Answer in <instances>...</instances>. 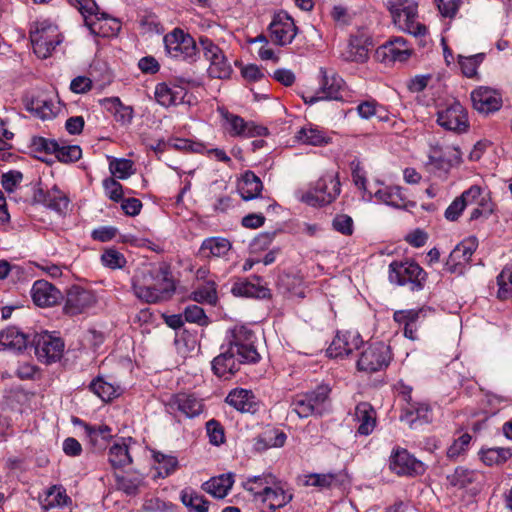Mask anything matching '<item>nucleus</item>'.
I'll return each mask as SVG.
<instances>
[{"mask_svg": "<svg viewBox=\"0 0 512 512\" xmlns=\"http://www.w3.org/2000/svg\"><path fill=\"white\" fill-rule=\"evenodd\" d=\"M132 289L138 299L155 304L170 299L176 287L170 267L161 263L138 269L132 278Z\"/></svg>", "mask_w": 512, "mask_h": 512, "instance_id": "f257e3e1", "label": "nucleus"}, {"mask_svg": "<svg viewBox=\"0 0 512 512\" xmlns=\"http://www.w3.org/2000/svg\"><path fill=\"white\" fill-rule=\"evenodd\" d=\"M243 488L252 494L255 502L267 503L271 511L284 507L293 498L291 493L285 491L276 482L272 474L250 477L243 482Z\"/></svg>", "mask_w": 512, "mask_h": 512, "instance_id": "f03ea898", "label": "nucleus"}, {"mask_svg": "<svg viewBox=\"0 0 512 512\" xmlns=\"http://www.w3.org/2000/svg\"><path fill=\"white\" fill-rule=\"evenodd\" d=\"M331 388L321 384L314 390L295 395L290 407L299 418L322 416L329 410Z\"/></svg>", "mask_w": 512, "mask_h": 512, "instance_id": "7ed1b4c3", "label": "nucleus"}, {"mask_svg": "<svg viewBox=\"0 0 512 512\" xmlns=\"http://www.w3.org/2000/svg\"><path fill=\"white\" fill-rule=\"evenodd\" d=\"M29 37L34 53L41 59L50 57L63 41L58 27L47 20L35 22L30 29Z\"/></svg>", "mask_w": 512, "mask_h": 512, "instance_id": "20e7f679", "label": "nucleus"}, {"mask_svg": "<svg viewBox=\"0 0 512 512\" xmlns=\"http://www.w3.org/2000/svg\"><path fill=\"white\" fill-rule=\"evenodd\" d=\"M166 55L170 58L196 62L199 58V50L195 39L181 28H174L163 37Z\"/></svg>", "mask_w": 512, "mask_h": 512, "instance_id": "39448f33", "label": "nucleus"}, {"mask_svg": "<svg viewBox=\"0 0 512 512\" xmlns=\"http://www.w3.org/2000/svg\"><path fill=\"white\" fill-rule=\"evenodd\" d=\"M388 8L392 14L395 25L413 35L420 36L426 33V27L417 22V4L413 0H388Z\"/></svg>", "mask_w": 512, "mask_h": 512, "instance_id": "423d86ee", "label": "nucleus"}, {"mask_svg": "<svg viewBox=\"0 0 512 512\" xmlns=\"http://www.w3.org/2000/svg\"><path fill=\"white\" fill-rule=\"evenodd\" d=\"M340 186L338 176L327 173L320 177L314 186L301 196V201L314 207L328 205L340 194Z\"/></svg>", "mask_w": 512, "mask_h": 512, "instance_id": "0eeeda50", "label": "nucleus"}, {"mask_svg": "<svg viewBox=\"0 0 512 512\" xmlns=\"http://www.w3.org/2000/svg\"><path fill=\"white\" fill-rule=\"evenodd\" d=\"M255 341L256 336L251 329L244 325H237L230 330L226 347L239 355L242 361L256 363L260 356L256 350Z\"/></svg>", "mask_w": 512, "mask_h": 512, "instance_id": "6e6552de", "label": "nucleus"}, {"mask_svg": "<svg viewBox=\"0 0 512 512\" xmlns=\"http://www.w3.org/2000/svg\"><path fill=\"white\" fill-rule=\"evenodd\" d=\"M203 56L209 61L208 75L215 79H227L233 69L222 49L207 36L199 37Z\"/></svg>", "mask_w": 512, "mask_h": 512, "instance_id": "1a4fd4ad", "label": "nucleus"}, {"mask_svg": "<svg viewBox=\"0 0 512 512\" xmlns=\"http://www.w3.org/2000/svg\"><path fill=\"white\" fill-rule=\"evenodd\" d=\"M426 276V272L415 262L393 261L389 265L390 282L400 286L411 284V290H421Z\"/></svg>", "mask_w": 512, "mask_h": 512, "instance_id": "9d476101", "label": "nucleus"}, {"mask_svg": "<svg viewBox=\"0 0 512 512\" xmlns=\"http://www.w3.org/2000/svg\"><path fill=\"white\" fill-rule=\"evenodd\" d=\"M391 360L389 346L383 342L369 345L360 355L357 361L359 371L374 373L386 368Z\"/></svg>", "mask_w": 512, "mask_h": 512, "instance_id": "9b49d317", "label": "nucleus"}, {"mask_svg": "<svg viewBox=\"0 0 512 512\" xmlns=\"http://www.w3.org/2000/svg\"><path fill=\"white\" fill-rule=\"evenodd\" d=\"M35 355L38 360L45 364L59 361L64 352V341L48 332L36 334L33 338Z\"/></svg>", "mask_w": 512, "mask_h": 512, "instance_id": "f8f14e48", "label": "nucleus"}, {"mask_svg": "<svg viewBox=\"0 0 512 512\" xmlns=\"http://www.w3.org/2000/svg\"><path fill=\"white\" fill-rule=\"evenodd\" d=\"M268 30L271 41L279 46H286L292 43L298 33V27L294 19L284 11L274 15Z\"/></svg>", "mask_w": 512, "mask_h": 512, "instance_id": "ddd939ff", "label": "nucleus"}, {"mask_svg": "<svg viewBox=\"0 0 512 512\" xmlns=\"http://www.w3.org/2000/svg\"><path fill=\"white\" fill-rule=\"evenodd\" d=\"M95 303L96 298L93 292L74 285L66 292L63 312L69 316L78 315L93 307Z\"/></svg>", "mask_w": 512, "mask_h": 512, "instance_id": "4468645a", "label": "nucleus"}, {"mask_svg": "<svg viewBox=\"0 0 512 512\" xmlns=\"http://www.w3.org/2000/svg\"><path fill=\"white\" fill-rule=\"evenodd\" d=\"M262 189V181L250 170L246 171L242 175V178L238 183V192L243 200L249 201L259 199L257 208L268 210L273 206V202L270 198L261 196Z\"/></svg>", "mask_w": 512, "mask_h": 512, "instance_id": "2eb2a0df", "label": "nucleus"}, {"mask_svg": "<svg viewBox=\"0 0 512 512\" xmlns=\"http://www.w3.org/2000/svg\"><path fill=\"white\" fill-rule=\"evenodd\" d=\"M437 123L446 130L464 132L468 128V116L457 101L437 112Z\"/></svg>", "mask_w": 512, "mask_h": 512, "instance_id": "dca6fc26", "label": "nucleus"}, {"mask_svg": "<svg viewBox=\"0 0 512 512\" xmlns=\"http://www.w3.org/2000/svg\"><path fill=\"white\" fill-rule=\"evenodd\" d=\"M389 467L397 475L415 476L425 471L424 464L403 448L393 450Z\"/></svg>", "mask_w": 512, "mask_h": 512, "instance_id": "f3484780", "label": "nucleus"}, {"mask_svg": "<svg viewBox=\"0 0 512 512\" xmlns=\"http://www.w3.org/2000/svg\"><path fill=\"white\" fill-rule=\"evenodd\" d=\"M222 117L226 122V129L231 136L250 138L263 136L268 133L266 127L256 125L252 121L247 122L242 117L228 111L222 112Z\"/></svg>", "mask_w": 512, "mask_h": 512, "instance_id": "a211bd4d", "label": "nucleus"}, {"mask_svg": "<svg viewBox=\"0 0 512 512\" xmlns=\"http://www.w3.org/2000/svg\"><path fill=\"white\" fill-rule=\"evenodd\" d=\"M474 239H465L460 242L450 253L446 263L445 270L452 274H462L465 265L469 263L476 250Z\"/></svg>", "mask_w": 512, "mask_h": 512, "instance_id": "6ab92c4d", "label": "nucleus"}, {"mask_svg": "<svg viewBox=\"0 0 512 512\" xmlns=\"http://www.w3.org/2000/svg\"><path fill=\"white\" fill-rule=\"evenodd\" d=\"M221 349L222 352L212 361V370L218 377L229 379L240 369L241 364L248 362L242 361L239 355L225 345Z\"/></svg>", "mask_w": 512, "mask_h": 512, "instance_id": "aec40b11", "label": "nucleus"}, {"mask_svg": "<svg viewBox=\"0 0 512 512\" xmlns=\"http://www.w3.org/2000/svg\"><path fill=\"white\" fill-rule=\"evenodd\" d=\"M33 202L43 204L47 208L56 211L59 214L65 213L69 206V198L57 186L44 191L40 187H35L33 193Z\"/></svg>", "mask_w": 512, "mask_h": 512, "instance_id": "412c9836", "label": "nucleus"}, {"mask_svg": "<svg viewBox=\"0 0 512 512\" xmlns=\"http://www.w3.org/2000/svg\"><path fill=\"white\" fill-rule=\"evenodd\" d=\"M167 408L170 411H179L188 418H194L203 412V403L194 394L182 392L169 398Z\"/></svg>", "mask_w": 512, "mask_h": 512, "instance_id": "4be33fe9", "label": "nucleus"}, {"mask_svg": "<svg viewBox=\"0 0 512 512\" xmlns=\"http://www.w3.org/2000/svg\"><path fill=\"white\" fill-rule=\"evenodd\" d=\"M473 107L480 113L489 114L499 110L502 106V97L489 87H479L471 93Z\"/></svg>", "mask_w": 512, "mask_h": 512, "instance_id": "5701e85b", "label": "nucleus"}, {"mask_svg": "<svg viewBox=\"0 0 512 512\" xmlns=\"http://www.w3.org/2000/svg\"><path fill=\"white\" fill-rule=\"evenodd\" d=\"M400 421L407 424L411 429H418L432 421L431 408L427 403L420 401L409 406H403Z\"/></svg>", "mask_w": 512, "mask_h": 512, "instance_id": "b1692460", "label": "nucleus"}, {"mask_svg": "<svg viewBox=\"0 0 512 512\" xmlns=\"http://www.w3.org/2000/svg\"><path fill=\"white\" fill-rule=\"evenodd\" d=\"M31 297L39 307H51L63 299L59 289L46 280H37L31 288Z\"/></svg>", "mask_w": 512, "mask_h": 512, "instance_id": "393cba45", "label": "nucleus"}, {"mask_svg": "<svg viewBox=\"0 0 512 512\" xmlns=\"http://www.w3.org/2000/svg\"><path fill=\"white\" fill-rule=\"evenodd\" d=\"M322 81L319 93L324 100H343V92H345L344 80L336 73L329 74L325 68H320Z\"/></svg>", "mask_w": 512, "mask_h": 512, "instance_id": "a878e982", "label": "nucleus"}, {"mask_svg": "<svg viewBox=\"0 0 512 512\" xmlns=\"http://www.w3.org/2000/svg\"><path fill=\"white\" fill-rule=\"evenodd\" d=\"M70 3L78 9L84 18L85 25L94 34H100L101 27L99 22L105 17V13H100L94 0H70Z\"/></svg>", "mask_w": 512, "mask_h": 512, "instance_id": "bb28decb", "label": "nucleus"}, {"mask_svg": "<svg viewBox=\"0 0 512 512\" xmlns=\"http://www.w3.org/2000/svg\"><path fill=\"white\" fill-rule=\"evenodd\" d=\"M225 402L242 413H255L258 409L253 392L243 388L230 391Z\"/></svg>", "mask_w": 512, "mask_h": 512, "instance_id": "cd10ccee", "label": "nucleus"}, {"mask_svg": "<svg viewBox=\"0 0 512 512\" xmlns=\"http://www.w3.org/2000/svg\"><path fill=\"white\" fill-rule=\"evenodd\" d=\"M360 344L359 335L347 333H338L327 349V353L334 358L350 355Z\"/></svg>", "mask_w": 512, "mask_h": 512, "instance_id": "c85d7f7f", "label": "nucleus"}, {"mask_svg": "<svg viewBox=\"0 0 512 512\" xmlns=\"http://www.w3.org/2000/svg\"><path fill=\"white\" fill-rule=\"evenodd\" d=\"M354 419L359 422L357 432L360 435H370L376 426V411L368 402H360L356 405Z\"/></svg>", "mask_w": 512, "mask_h": 512, "instance_id": "c756f323", "label": "nucleus"}, {"mask_svg": "<svg viewBox=\"0 0 512 512\" xmlns=\"http://www.w3.org/2000/svg\"><path fill=\"white\" fill-rule=\"evenodd\" d=\"M378 53H382L383 57L390 61L404 62L409 59L412 50L408 47L403 37H395L384 44Z\"/></svg>", "mask_w": 512, "mask_h": 512, "instance_id": "7c9ffc66", "label": "nucleus"}, {"mask_svg": "<svg viewBox=\"0 0 512 512\" xmlns=\"http://www.w3.org/2000/svg\"><path fill=\"white\" fill-rule=\"evenodd\" d=\"M28 342V335L17 327L12 326L0 331V351L4 349L22 351L27 347Z\"/></svg>", "mask_w": 512, "mask_h": 512, "instance_id": "2f4dec72", "label": "nucleus"}, {"mask_svg": "<svg viewBox=\"0 0 512 512\" xmlns=\"http://www.w3.org/2000/svg\"><path fill=\"white\" fill-rule=\"evenodd\" d=\"M233 483V474L228 473L211 478L210 480L204 482L201 488L213 497L221 499L227 496L233 486Z\"/></svg>", "mask_w": 512, "mask_h": 512, "instance_id": "473e14b6", "label": "nucleus"}, {"mask_svg": "<svg viewBox=\"0 0 512 512\" xmlns=\"http://www.w3.org/2000/svg\"><path fill=\"white\" fill-rule=\"evenodd\" d=\"M232 248L231 242L223 237H210L205 239L200 247V254L203 257H225Z\"/></svg>", "mask_w": 512, "mask_h": 512, "instance_id": "72a5a7b5", "label": "nucleus"}, {"mask_svg": "<svg viewBox=\"0 0 512 512\" xmlns=\"http://www.w3.org/2000/svg\"><path fill=\"white\" fill-rule=\"evenodd\" d=\"M183 505L188 508L189 512H208L209 501L203 495H200L192 488H185L180 494Z\"/></svg>", "mask_w": 512, "mask_h": 512, "instance_id": "f704fd0d", "label": "nucleus"}, {"mask_svg": "<svg viewBox=\"0 0 512 512\" xmlns=\"http://www.w3.org/2000/svg\"><path fill=\"white\" fill-rule=\"evenodd\" d=\"M287 439L286 434L278 429H268L256 438L255 448L258 451L272 447H282Z\"/></svg>", "mask_w": 512, "mask_h": 512, "instance_id": "c9c22d12", "label": "nucleus"}, {"mask_svg": "<svg viewBox=\"0 0 512 512\" xmlns=\"http://www.w3.org/2000/svg\"><path fill=\"white\" fill-rule=\"evenodd\" d=\"M345 61L363 63L368 58V49L359 37H351L345 50L341 53Z\"/></svg>", "mask_w": 512, "mask_h": 512, "instance_id": "e433bc0d", "label": "nucleus"}, {"mask_svg": "<svg viewBox=\"0 0 512 512\" xmlns=\"http://www.w3.org/2000/svg\"><path fill=\"white\" fill-rule=\"evenodd\" d=\"M116 488L126 495L133 496L139 491V487L143 484V477L141 475L119 474L114 473Z\"/></svg>", "mask_w": 512, "mask_h": 512, "instance_id": "4c0bfd02", "label": "nucleus"}, {"mask_svg": "<svg viewBox=\"0 0 512 512\" xmlns=\"http://www.w3.org/2000/svg\"><path fill=\"white\" fill-rule=\"evenodd\" d=\"M85 433L90 444L97 449H102L112 438L111 428L107 425L91 426L85 424Z\"/></svg>", "mask_w": 512, "mask_h": 512, "instance_id": "58836bf2", "label": "nucleus"}, {"mask_svg": "<svg viewBox=\"0 0 512 512\" xmlns=\"http://www.w3.org/2000/svg\"><path fill=\"white\" fill-rule=\"evenodd\" d=\"M231 292L235 296L265 298L270 295V291L264 287H258L255 284L240 280L233 284Z\"/></svg>", "mask_w": 512, "mask_h": 512, "instance_id": "ea45409f", "label": "nucleus"}, {"mask_svg": "<svg viewBox=\"0 0 512 512\" xmlns=\"http://www.w3.org/2000/svg\"><path fill=\"white\" fill-rule=\"evenodd\" d=\"M108 461L114 468H122L131 464L132 458L128 451L127 444L115 442L109 449Z\"/></svg>", "mask_w": 512, "mask_h": 512, "instance_id": "a19ab883", "label": "nucleus"}, {"mask_svg": "<svg viewBox=\"0 0 512 512\" xmlns=\"http://www.w3.org/2000/svg\"><path fill=\"white\" fill-rule=\"evenodd\" d=\"M153 459L158 464V475L165 478L176 471L178 460L176 456L153 451Z\"/></svg>", "mask_w": 512, "mask_h": 512, "instance_id": "79ce46f5", "label": "nucleus"}, {"mask_svg": "<svg viewBox=\"0 0 512 512\" xmlns=\"http://www.w3.org/2000/svg\"><path fill=\"white\" fill-rule=\"evenodd\" d=\"M457 59L462 74L465 77L473 78L477 76V68L485 59V54L478 53L471 56L458 55Z\"/></svg>", "mask_w": 512, "mask_h": 512, "instance_id": "37998d69", "label": "nucleus"}, {"mask_svg": "<svg viewBox=\"0 0 512 512\" xmlns=\"http://www.w3.org/2000/svg\"><path fill=\"white\" fill-rule=\"evenodd\" d=\"M375 197L393 207L399 208L404 205L402 189L398 186L381 188L375 192Z\"/></svg>", "mask_w": 512, "mask_h": 512, "instance_id": "c03bdc74", "label": "nucleus"}, {"mask_svg": "<svg viewBox=\"0 0 512 512\" xmlns=\"http://www.w3.org/2000/svg\"><path fill=\"white\" fill-rule=\"evenodd\" d=\"M512 456L509 448H489L481 451V460L488 466L504 463Z\"/></svg>", "mask_w": 512, "mask_h": 512, "instance_id": "a18cd8bd", "label": "nucleus"}, {"mask_svg": "<svg viewBox=\"0 0 512 512\" xmlns=\"http://www.w3.org/2000/svg\"><path fill=\"white\" fill-rule=\"evenodd\" d=\"M498 298L508 299L512 296V262L508 263L497 277Z\"/></svg>", "mask_w": 512, "mask_h": 512, "instance_id": "49530a36", "label": "nucleus"}, {"mask_svg": "<svg viewBox=\"0 0 512 512\" xmlns=\"http://www.w3.org/2000/svg\"><path fill=\"white\" fill-rule=\"evenodd\" d=\"M192 298L199 303L216 304L218 299L216 284L212 281L205 282L192 292Z\"/></svg>", "mask_w": 512, "mask_h": 512, "instance_id": "de8ad7c7", "label": "nucleus"}, {"mask_svg": "<svg viewBox=\"0 0 512 512\" xmlns=\"http://www.w3.org/2000/svg\"><path fill=\"white\" fill-rule=\"evenodd\" d=\"M90 390L103 401H110L117 396V389L111 383L106 382L103 378L94 379L90 385Z\"/></svg>", "mask_w": 512, "mask_h": 512, "instance_id": "09e8293b", "label": "nucleus"}, {"mask_svg": "<svg viewBox=\"0 0 512 512\" xmlns=\"http://www.w3.org/2000/svg\"><path fill=\"white\" fill-rule=\"evenodd\" d=\"M477 474L467 468L458 467L455 471L448 475V480L451 485L464 488L476 480Z\"/></svg>", "mask_w": 512, "mask_h": 512, "instance_id": "8fccbe9b", "label": "nucleus"}, {"mask_svg": "<svg viewBox=\"0 0 512 512\" xmlns=\"http://www.w3.org/2000/svg\"><path fill=\"white\" fill-rule=\"evenodd\" d=\"M459 197L463 200L465 208L471 205H487V201H489L487 196L483 195L482 188L478 185H472L469 189L465 190Z\"/></svg>", "mask_w": 512, "mask_h": 512, "instance_id": "3c124183", "label": "nucleus"}, {"mask_svg": "<svg viewBox=\"0 0 512 512\" xmlns=\"http://www.w3.org/2000/svg\"><path fill=\"white\" fill-rule=\"evenodd\" d=\"M69 497L62 486H52L47 491L44 507L46 509L67 504Z\"/></svg>", "mask_w": 512, "mask_h": 512, "instance_id": "603ef678", "label": "nucleus"}, {"mask_svg": "<svg viewBox=\"0 0 512 512\" xmlns=\"http://www.w3.org/2000/svg\"><path fill=\"white\" fill-rule=\"evenodd\" d=\"M57 159L64 163L75 162L82 156V150L78 145H60L58 143L57 151L54 154Z\"/></svg>", "mask_w": 512, "mask_h": 512, "instance_id": "864d4df0", "label": "nucleus"}, {"mask_svg": "<svg viewBox=\"0 0 512 512\" xmlns=\"http://www.w3.org/2000/svg\"><path fill=\"white\" fill-rule=\"evenodd\" d=\"M102 264L110 269H121L126 264L124 255L116 249H107L101 255Z\"/></svg>", "mask_w": 512, "mask_h": 512, "instance_id": "5fc2aeb1", "label": "nucleus"}, {"mask_svg": "<svg viewBox=\"0 0 512 512\" xmlns=\"http://www.w3.org/2000/svg\"><path fill=\"white\" fill-rule=\"evenodd\" d=\"M297 138L304 144L319 146L325 142L323 133L316 128H302L297 133Z\"/></svg>", "mask_w": 512, "mask_h": 512, "instance_id": "6e6d98bb", "label": "nucleus"}, {"mask_svg": "<svg viewBox=\"0 0 512 512\" xmlns=\"http://www.w3.org/2000/svg\"><path fill=\"white\" fill-rule=\"evenodd\" d=\"M139 23L144 33L161 34L164 30L159 18L152 13L141 16Z\"/></svg>", "mask_w": 512, "mask_h": 512, "instance_id": "4d7b16f0", "label": "nucleus"}, {"mask_svg": "<svg viewBox=\"0 0 512 512\" xmlns=\"http://www.w3.org/2000/svg\"><path fill=\"white\" fill-rule=\"evenodd\" d=\"M277 285L280 289L296 293L302 285V278L294 273H283L278 277Z\"/></svg>", "mask_w": 512, "mask_h": 512, "instance_id": "13d9d810", "label": "nucleus"}, {"mask_svg": "<svg viewBox=\"0 0 512 512\" xmlns=\"http://www.w3.org/2000/svg\"><path fill=\"white\" fill-rule=\"evenodd\" d=\"M185 320L190 323H196L200 326L208 324V317L205 315L204 310L198 305H188L183 313Z\"/></svg>", "mask_w": 512, "mask_h": 512, "instance_id": "bf43d9fd", "label": "nucleus"}, {"mask_svg": "<svg viewBox=\"0 0 512 512\" xmlns=\"http://www.w3.org/2000/svg\"><path fill=\"white\" fill-rule=\"evenodd\" d=\"M112 174L120 179H126L133 173V162L128 159H115L110 163Z\"/></svg>", "mask_w": 512, "mask_h": 512, "instance_id": "052dcab7", "label": "nucleus"}, {"mask_svg": "<svg viewBox=\"0 0 512 512\" xmlns=\"http://www.w3.org/2000/svg\"><path fill=\"white\" fill-rule=\"evenodd\" d=\"M206 431L209 436V441L211 444L218 446L224 443V429L218 421L214 419L209 420L206 423Z\"/></svg>", "mask_w": 512, "mask_h": 512, "instance_id": "680f3d73", "label": "nucleus"}, {"mask_svg": "<svg viewBox=\"0 0 512 512\" xmlns=\"http://www.w3.org/2000/svg\"><path fill=\"white\" fill-rule=\"evenodd\" d=\"M155 98L157 102L164 106L169 107L174 105L173 88L166 83H159L155 87Z\"/></svg>", "mask_w": 512, "mask_h": 512, "instance_id": "e2e57ef3", "label": "nucleus"}, {"mask_svg": "<svg viewBox=\"0 0 512 512\" xmlns=\"http://www.w3.org/2000/svg\"><path fill=\"white\" fill-rule=\"evenodd\" d=\"M471 439V435L468 433H464L461 436H459L448 448L447 456L450 459H455L458 456H460L464 451L467 450Z\"/></svg>", "mask_w": 512, "mask_h": 512, "instance_id": "0e129e2a", "label": "nucleus"}, {"mask_svg": "<svg viewBox=\"0 0 512 512\" xmlns=\"http://www.w3.org/2000/svg\"><path fill=\"white\" fill-rule=\"evenodd\" d=\"M336 476L332 473L327 474H310L306 476L305 485L319 488H328L335 481Z\"/></svg>", "mask_w": 512, "mask_h": 512, "instance_id": "69168bd1", "label": "nucleus"}, {"mask_svg": "<svg viewBox=\"0 0 512 512\" xmlns=\"http://www.w3.org/2000/svg\"><path fill=\"white\" fill-rule=\"evenodd\" d=\"M421 314V310L409 309L398 310L394 312L393 319L399 325L405 327L417 322Z\"/></svg>", "mask_w": 512, "mask_h": 512, "instance_id": "338daca9", "label": "nucleus"}, {"mask_svg": "<svg viewBox=\"0 0 512 512\" xmlns=\"http://www.w3.org/2000/svg\"><path fill=\"white\" fill-rule=\"evenodd\" d=\"M332 227L335 231L349 236L353 233V220L346 214H339L333 219Z\"/></svg>", "mask_w": 512, "mask_h": 512, "instance_id": "774afa93", "label": "nucleus"}]
</instances>
